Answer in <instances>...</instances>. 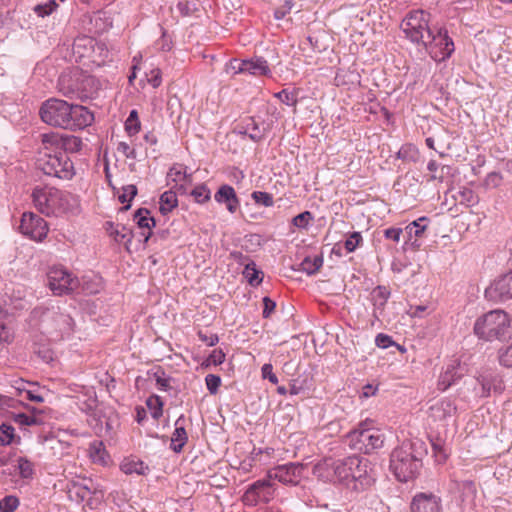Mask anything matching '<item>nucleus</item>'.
Returning <instances> with one entry per match:
<instances>
[{"instance_id": "obj_1", "label": "nucleus", "mask_w": 512, "mask_h": 512, "mask_svg": "<svg viewBox=\"0 0 512 512\" xmlns=\"http://www.w3.org/2000/svg\"><path fill=\"white\" fill-rule=\"evenodd\" d=\"M427 454L425 443L420 439L404 441L390 456V469L401 482L414 479L422 467Z\"/></svg>"}, {"instance_id": "obj_2", "label": "nucleus", "mask_w": 512, "mask_h": 512, "mask_svg": "<svg viewBox=\"0 0 512 512\" xmlns=\"http://www.w3.org/2000/svg\"><path fill=\"white\" fill-rule=\"evenodd\" d=\"M31 197L34 207L46 216L64 215L76 202L71 194L49 186H36Z\"/></svg>"}, {"instance_id": "obj_3", "label": "nucleus", "mask_w": 512, "mask_h": 512, "mask_svg": "<svg viewBox=\"0 0 512 512\" xmlns=\"http://www.w3.org/2000/svg\"><path fill=\"white\" fill-rule=\"evenodd\" d=\"M511 317L502 309L491 310L474 323V333L485 341H507L512 337Z\"/></svg>"}, {"instance_id": "obj_4", "label": "nucleus", "mask_w": 512, "mask_h": 512, "mask_svg": "<svg viewBox=\"0 0 512 512\" xmlns=\"http://www.w3.org/2000/svg\"><path fill=\"white\" fill-rule=\"evenodd\" d=\"M37 167L48 176L70 180L75 175L73 162L60 150L47 149L42 145L37 158Z\"/></svg>"}, {"instance_id": "obj_5", "label": "nucleus", "mask_w": 512, "mask_h": 512, "mask_svg": "<svg viewBox=\"0 0 512 512\" xmlns=\"http://www.w3.org/2000/svg\"><path fill=\"white\" fill-rule=\"evenodd\" d=\"M360 457L353 455L343 459H324L314 467V474L326 480H338L340 482L350 479L351 468L357 467Z\"/></svg>"}, {"instance_id": "obj_6", "label": "nucleus", "mask_w": 512, "mask_h": 512, "mask_svg": "<svg viewBox=\"0 0 512 512\" xmlns=\"http://www.w3.org/2000/svg\"><path fill=\"white\" fill-rule=\"evenodd\" d=\"M428 22V14L422 10H415L402 20L400 28L411 43L423 47L426 40L431 38L432 29Z\"/></svg>"}, {"instance_id": "obj_7", "label": "nucleus", "mask_w": 512, "mask_h": 512, "mask_svg": "<svg viewBox=\"0 0 512 512\" xmlns=\"http://www.w3.org/2000/svg\"><path fill=\"white\" fill-rule=\"evenodd\" d=\"M422 48L437 62L448 59L455 50L445 28H439L436 33L432 30L431 38L426 40Z\"/></svg>"}, {"instance_id": "obj_8", "label": "nucleus", "mask_w": 512, "mask_h": 512, "mask_svg": "<svg viewBox=\"0 0 512 512\" xmlns=\"http://www.w3.org/2000/svg\"><path fill=\"white\" fill-rule=\"evenodd\" d=\"M47 278L50 289L57 296L70 294L80 286V280L63 266L52 267Z\"/></svg>"}, {"instance_id": "obj_9", "label": "nucleus", "mask_w": 512, "mask_h": 512, "mask_svg": "<svg viewBox=\"0 0 512 512\" xmlns=\"http://www.w3.org/2000/svg\"><path fill=\"white\" fill-rule=\"evenodd\" d=\"M68 109L70 104L64 100L51 98L42 103L40 107V117L48 125L65 129L68 119Z\"/></svg>"}, {"instance_id": "obj_10", "label": "nucleus", "mask_w": 512, "mask_h": 512, "mask_svg": "<svg viewBox=\"0 0 512 512\" xmlns=\"http://www.w3.org/2000/svg\"><path fill=\"white\" fill-rule=\"evenodd\" d=\"M275 496V488L272 479L268 476L249 485L242 496L245 505L254 507L259 503H269Z\"/></svg>"}, {"instance_id": "obj_11", "label": "nucleus", "mask_w": 512, "mask_h": 512, "mask_svg": "<svg viewBox=\"0 0 512 512\" xmlns=\"http://www.w3.org/2000/svg\"><path fill=\"white\" fill-rule=\"evenodd\" d=\"M42 145L47 149H56L65 154L76 153L82 148V140L74 135H60L58 133H46L42 135Z\"/></svg>"}, {"instance_id": "obj_12", "label": "nucleus", "mask_w": 512, "mask_h": 512, "mask_svg": "<svg viewBox=\"0 0 512 512\" xmlns=\"http://www.w3.org/2000/svg\"><path fill=\"white\" fill-rule=\"evenodd\" d=\"M19 228L23 235L35 241H42L48 232L46 221L32 212L22 215Z\"/></svg>"}, {"instance_id": "obj_13", "label": "nucleus", "mask_w": 512, "mask_h": 512, "mask_svg": "<svg viewBox=\"0 0 512 512\" xmlns=\"http://www.w3.org/2000/svg\"><path fill=\"white\" fill-rule=\"evenodd\" d=\"M350 437L360 444L358 449L363 450L365 453L381 448L384 443V435L380 430L373 428L355 430L350 434Z\"/></svg>"}, {"instance_id": "obj_14", "label": "nucleus", "mask_w": 512, "mask_h": 512, "mask_svg": "<svg viewBox=\"0 0 512 512\" xmlns=\"http://www.w3.org/2000/svg\"><path fill=\"white\" fill-rule=\"evenodd\" d=\"M485 297L494 302L512 299V270L491 283L485 290Z\"/></svg>"}, {"instance_id": "obj_15", "label": "nucleus", "mask_w": 512, "mask_h": 512, "mask_svg": "<svg viewBox=\"0 0 512 512\" xmlns=\"http://www.w3.org/2000/svg\"><path fill=\"white\" fill-rule=\"evenodd\" d=\"M303 465L300 463H287L270 469L267 473L269 479H275L283 484L296 485L302 477Z\"/></svg>"}, {"instance_id": "obj_16", "label": "nucleus", "mask_w": 512, "mask_h": 512, "mask_svg": "<svg viewBox=\"0 0 512 512\" xmlns=\"http://www.w3.org/2000/svg\"><path fill=\"white\" fill-rule=\"evenodd\" d=\"M94 120L93 114L88 108L82 105L70 104L68 109V119L66 120L65 129L75 130L84 129L91 125Z\"/></svg>"}, {"instance_id": "obj_17", "label": "nucleus", "mask_w": 512, "mask_h": 512, "mask_svg": "<svg viewBox=\"0 0 512 512\" xmlns=\"http://www.w3.org/2000/svg\"><path fill=\"white\" fill-rule=\"evenodd\" d=\"M411 512H442L441 499L433 493H418L412 499Z\"/></svg>"}, {"instance_id": "obj_18", "label": "nucleus", "mask_w": 512, "mask_h": 512, "mask_svg": "<svg viewBox=\"0 0 512 512\" xmlns=\"http://www.w3.org/2000/svg\"><path fill=\"white\" fill-rule=\"evenodd\" d=\"M456 410L457 408L454 401L448 398H443L436 401L429 407V416L434 421H445L447 418L452 417Z\"/></svg>"}, {"instance_id": "obj_19", "label": "nucleus", "mask_w": 512, "mask_h": 512, "mask_svg": "<svg viewBox=\"0 0 512 512\" xmlns=\"http://www.w3.org/2000/svg\"><path fill=\"white\" fill-rule=\"evenodd\" d=\"M214 199L220 204H225L227 210L232 214L238 210L240 205L234 188L227 184L219 187L214 195Z\"/></svg>"}, {"instance_id": "obj_20", "label": "nucleus", "mask_w": 512, "mask_h": 512, "mask_svg": "<svg viewBox=\"0 0 512 512\" xmlns=\"http://www.w3.org/2000/svg\"><path fill=\"white\" fill-rule=\"evenodd\" d=\"M478 382L482 387V396H489L492 391L496 393H501L504 389L503 382L498 375L495 374H487L481 375L478 378Z\"/></svg>"}, {"instance_id": "obj_21", "label": "nucleus", "mask_w": 512, "mask_h": 512, "mask_svg": "<svg viewBox=\"0 0 512 512\" xmlns=\"http://www.w3.org/2000/svg\"><path fill=\"white\" fill-rule=\"evenodd\" d=\"M235 259H238L241 264H244L243 275L248 283L252 286H257L262 282V271L258 270L254 261L249 260L247 263L241 261L245 257L241 253H234Z\"/></svg>"}, {"instance_id": "obj_22", "label": "nucleus", "mask_w": 512, "mask_h": 512, "mask_svg": "<svg viewBox=\"0 0 512 512\" xmlns=\"http://www.w3.org/2000/svg\"><path fill=\"white\" fill-rule=\"evenodd\" d=\"M134 219L139 228L148 229L147 234L143 233L144 242H147L151 236V228L155 226V220L150 216V211L146 208H139L135 214Z\"/></svg>"}, {"instance_id": "obj_23", "label": "nucleus", "mask_w": 512, "mask_h": 512, "mask_svg": "<svg viewBox=\"0 0 512 512\" xmlns=\"http://www.w3.org/2000/svg\"><path fill=\"white\" fill-rule=\"evenodd\" d=\"M120 469L127 475L133 473L137 475H146L149 471V467L143 461L133 458L124 459L120 465Z\"/></svg>"}, {"instance_id": "obj_24", "label": "nucleus", "mask_w": 512, "mask_h": 512, "mask_svg": "<svg viewBox=\"0 0 512 512\" xmlns=\"http://www.w3.org/2000/svg\"><path fill=\"white\" fill-rule=\"evenodd\" d=\"M245 73H249L254 76L268 75L270 69L265 59L259 57L251 60H245Z\"/></svg>"}, {"instance_id": "obj_25", "label": "nucleus", "mask_w": 512, "mask_h": 512, "mask_svg": "<svg viewBox=\"0 0 512 512\" xmlns=\"http://www.w3.org/2000/svg\"><path fill=\"white\" fill-rule=\"evenodd\" d=\"M457 369L458 368L454 363L447 366L445 372L442 373L439 377V390H447L458 378L462 376V373H458Z\"/></svg>"}, {"instance_id": "obj_26", "label": "nucleus", "mask_w": 512, "mask_h": 512, "mask_svg": "<svg viewBox=\"0 0 512 512\" xmlns=\"http://www.w3.org/2000/svg\"><path fill=\"white\" fill-rule=\"evenodd\" d=\"M167 179L170 182H183L184 184L192 183V175L188 174L186 167L182 164H174L167 173Z\"/></svg>"}, {"instance_id": "obj_27", "label": "nucleus", "mask_w": 512, "mask_h": 512, "mask_svg": "<svg viewBox=\"0 0 512 512\" xmlns=\"http://www.w3.org/2000/svg\"><path fill=\"white\" fill-rule=\"evenodd\" d=\"M427 221L428 219L426 217H421L409 223L404 229L407 241H411L413 237L416 238L415 240L421 238L427 228Z\"/></svg>"}, {"instance_id": "obj_28", "label": "nucleus", "mask_w": 512, "mask_h": 512, "mask_svg": "<svg viewBox=\"0 0 512 512\" xmlns=\"http://www.w3.org/2000/svg\"><path fill=\"white\" fill-rule=\"evenodd\" d=\"M180 421H181V418H179L176 421V423H175L176 427H175V430L171 437L170 447L176 453H179L182 451V448L186 444L187 439H188L185 428L183 426L179 425Z\"/></svg>"}, {"instance_id": "obj_29", "label": "nucleus", "mask_w": 512, "mask_h": 512, "mask_svg": "<svg viewBox=\"0 0 512 512\" xmlns=\"http://www.w3.org/2000/svg\"><path fill=\"white\" fill-rule=\"evenodd\" d=\"M266 131L267 128L264 126L260 127L254 118L250 117L246 120L244 133L253 141H260L263 139Z\"/></svg>"}, {"instance_id": "obj_30", "label": "nucleus", "mask_w": 512, "mask_h": 512, "mask_svg": "<svg viewBox=\"0 0 512 512\" xmlns=\"http://www.w3.org/2000/svg\"><path fill=\"white\" fill-rule=\"evenodd\" d=\"M178 205L177 195L174 191H165L160 196L159 210L161 214L166 215L170 213Z\"/></svg>"}, {"instance_id": "obj_31", "label": "nucleus", "mask_w": 512, "mask_h": 512, "mask_svg": "<svg viewBox=\"0 0 512 512\" xmlns=\"http://www.w3.org/2000/svg\"><path fill=\"white\" fill-rule=\"evenodd\" d=\"M59 91L67 97H72L78 91V88L69 74H61L58 80Z\"/></svg>"}, {"instance_id": "obj_32", "label": "nucleus", "mask_w": 512, "mask_h": 512, "mask_svg": "<svg viewBox=\"0 0 512 512\" xmlns=\"http://www.w3.org/2000/svg\"><path fill=\"white\" fill-rule=\"evenodd\" d=\"M16 468L18 470L19 476L22 479H31L33 477L34 465L26 457H19L17 459Z\"/></svg>"}, {"instance_id": "obj_33", "label": "nucleus", "mask_w": 512, "mask_h": 512, "mask_svg": "<svg viewBox=\"0 0 512 512\" xmlns=\"http://www.w3.org/2000/svg\"><path fill=\"white\" fill-rule=\"evenodd\" d=\"M323 265V258L321 256H315L313 258L306 257L301 262V270L306 272L308 275L316 273Z\"/></svg>"}, {"instance_id": "obj_34", "label": "nucleus", "mask_w": 512, "mask_h": 512, "mask_svg": "<svg viewBox=\"0 0 512 512\" xmlns=\"http://www.w3.org/2000/svg\"><path fill=\"white\" fill-rule=\"evenodd\" d=\"M85 294H96L101 289V279L95 277V279H89L88 277H82L79 286Z\"/></svg>"}, {"instance_id": "obj_35", "label": "nucleus", "mask_w": 512, "mask_h": 512, "mask_svg": "<svg viewBox=\"0 0 512 512\" xmlns=\"http://www.w3.org/2000/svg\"><path fill=\"white\" fill-rule=\"evenodd\" d=\"M110 235L113 236L116 242L130 243L132 240V231L124 225H117L113 230L110 231Z\"/></svg>"}, {"instance_id": "obj_36", "label": "nucleus", "mask_w": 512, "mask_h": 512, "mask_svg": "<svg viewBox=\"0 0 512 512\" xmlns=\"http://www.w3.org/2000/svg\"><path fill=\"white\" fill-rule=\"evenodd\" d=\"M125 129L129 135H135L140 131V121L136 110H132L125 121Z\"/></svg>"}, {"instance_id": "obj_37", "label": "nucleus", "mask_w": 512, "mask_h": 512, "mask_svg": "<svg viewBox=\"0 0 512 512\" xmlns=\"http://www.w3.org/2000/svg\"><path fill=\"white\" fill-rule=\"evenodd\" d=\"M14 427L10 424L3 423L0 425V445L7 446L14 439Z\"/></svg>"}, {"instance_id": "obj_38", "label": "nucleus", "mask_w": 512, "mask_h": 512, "mask_svg": "<svg viewBox=\"0 0 512 512\" xmlns=\"http://www.w3.org/2000/svg\"><path fill=\"white\" fill-rule=\"evenodd\" d=\"M35 412V410H33ZM15 421L22 426H34V425H40L42 422L41 420L33 414H26V413H18L14 417Z\"/></svg>"}, {"instance_id": "obj_39", "label": "nucleus", "mask_w": 512, "mask_h": 512, "mask_svg": "<svg viewBox=\"0 0 512 512\" xmlns=\"http://www.w3.org/2000/svg\"><path fill=\"white\" fill-rule=\"evenodd\" d=\"M274 96L278 98L282 103L288 106L295 107L298 102L296 91H289L287 89H283L280 92L275 93Z\"/></svg>"}, {"instance_id": "obj_40", "label": "nucleus", "mask_w": 512, "mask_h": 512, "mask_svg": "<svg viewBox=\"0 0 512 512\" xmlns=\"http://www.w3.org/2000/svg\"><path fill=\"white\" fill-rule=\"evenodd\" d=\"M251 197L256 204L264 207H271L274 204L272 195L264 191H254Z\"/></svg>"}, {"instance_id": "obj_41", "label": "nucleus", "mask_w": 512, "mask_h": 512, "mask_svg": "<svg viewBox=\"0 0 512 512\" xmlns=\"http://www.w3.org/2000/svg\"><path fill=\"white\" fill-rule=\"evenodd\" d=\"M210 194V190L204 184L196 186L191 192V195L198 203H205L208 201L210 199Z\"/></svg>"}, {"instance_id": "obj_42", "label": "nucleus", "mask_w": 512, "mask_h": 512, "mask_svg": "<svg viewBox=\"0 0 512 512\" xmlns=\"http://www.w3.org/2000/svg\"><path fill=\"white\" fill-rule=\"evenodd\" d=\"M19 506V500L17 497L9 495L4 497L0 501V511L1 512H14Z\"/></svg>"}, {"instance_id": "obj_43", "label": "nucleus", "mask_w": 512, "mask_h": 512, "mask_svg": "<svg viewBox=\"0 0 512 512\" xmlns=\"http://www.w3.org/2000/svg\"><path fill=\"white\" fill-rule=\"evenodd\" d=\"M154 378H155V381H156V386L159 390L161 391H168L170 389V378L169 377H166L165 376V372L162 371V370H157L156 372H154L153 374Z\"/></svg>"}, {"instance_id": "obj_44", "label": "nucleus", "mask_w": 512, "mask_h": 512, "mask_svg": "<svg viewBox=\"0 0 512 512\" xmlns=\"http://www.w3.org/2000/svg\"><path fill=\"white\" fill-rule=\"evenodd\" d=\"M350 479L359 481L367 474V460L360 458V463L357 467L351 468Z\"/></svg>"}, {"instance_id": "obj_45", "label": "nucleus", "mask_w": 512, "mask_h": 512, "mask_svg": "<svg viewBox=\"0 0 512 512\" xmlns=\"http://www.w3.org/2000/svg\"><path fill=\"white\" fill-rule=\"evenodd\" d=\"M106 453L105 449L103 448V445L101 442L94 444L91 447V458L94 462H99L101 464L106 463Z\"/></svg>"}, {"instance_id": "obj_46", "label": "nucleus", "mask_w": 512, "mask_h": 512, "mask_svg": "<svg viewBox=\"0 0 512 512\" xmlns=\"http://www.w3.org/2000/svg\"><path fill=\"white\" fill-rule=\"evenodd\" d=\"M313 220V216H312V213L309 212V211H304L298 215H296L293 219H292V223L294 226L298 227V228H306L310 221Z\"/></svg>"}, {"instance_id": "obj_47", "label": "nucleus", "mask_w": 512, "mask_h": 512, "mask_svg": "<svg viewBox=\"0 0 512 512\" xmlns=\"http://www.w3.org/2000/svg\"><path fill=\"white\" fill-rule=\"evenodd\" d=\"M147 406L153 410L152 411L153 418L157 419L159 416L162 415L163 402L161 401L160 397L151 396L150 398H148Z\"/></svg>"}, {"instance_id": "obj_48", "label": "nucleus", "mask_w": 512, "mask_h": 512, "mask_svg": "<svg viewBox=\"0 0 512 512\" xmlns=\"http://www.w3.org/2000/svg\"><path fill=\"white\" fill-rule=\"evenodd\" d=\"M362 242V236L359 232H353L345 240L344 246L348 252H353Z\"/></svg>"}, {"instance_id": "obj_49", "label": "nucleus", "mask_w": 512, "mask_h": 512, "mask_svg": "<svg viewBox=\"0 0 512 512\" xmlns=\"http://www.w3.org/2000/svg\"><path fill=\"white\" fill-rule=\"evenodd\" d=\"M294 7V0H285L284 4L278 7L274 11V17L276 20L283 19L287 14H289Z\"/></svg>"}, {"instance_id": "obj_50", "label": "nucleus", "mask_w": 512, "mask_h": 512, "mask_svg": "<svg viewBox=\"0 0 512 512\" xmlns=\"http://www.w3.org/2000/svg\"><path fill=\"white\" fill-rule=\"evenodd\" d=\"M205 382H206V386H207V389L208 391L211 393V394H216L217 391H218V388L221 384V378L217 375H214V374H208L206 377H205Z\"/></svg>"}, {"instance_id": "obj_51", "label": "nucleus", "mask_w": 512, "mask_h": 512, "mask_svg": "<svg viewBox=\"0 0 512 512\" xmlns=\"http://www.w3.org/2000/svg\"><path fill=\"white\" fill-rule=\"evenodd\" d=\"M244 67L245 60L233 59L226 65V72L233 74L245 73Z\"/></svg>"}, {"instance_id": "obj_52", "label": "nucleus", "mask_w": 512, "mask_h": 512, "mask_svg": "<svg viewBox=\"0 0 512 512\" xmlns=\"http://www.w3.org/2000/svg\"><path fill=\"white\" fill-rule=\"evenodd\" d=\"M137 194V188L135 185H127L123 187V193L119 196L121 203L131 201Z\"/></svg>"}, {"instance_id": "obj_53", "label": "nucleus", "mask_w": 512, "mask_h": 512, "mask_svg": "<svg viewBox=\"0 0 512 512\" xmlns=\"http://www.w3.org/2000/svg\"><path fill=\"white\" fill-rule=\"evenodd\" d=\"M404 230L398 227H390L384 230V237L388 240H392L395 243L400 241V238Z\"/></svg>"}, {"instance_id": "obj_54", "label": "nucleus", "mask_w": 512, "mask_h": 512, "mask_svg": "<svg viewBox=\"0 0 512 512\" xmlns=\"http://www.w3.org/2000/svg\"><path fill=\"white\" fill-rule=\"evenodd\" d=\"M17 389L19 390V394L21 396L30 401L37 403H41L44 401V398L41 395L37 394L34 390L26 389L24 387H18Z\"/></svg>"}, {"instance_id": "obj_55", "label": "nucleus", "mask_w": 512, "mask_h": 512, "mask_svg": "<svg viewBox=\"0 0 512 512\" xmlns=\"http://www.w3.org/2000/svg\"><path fill=\"white\" fill-rule=\"evenodd\" d=\"M262 376L264 379H268L272 384L278 383L277 376L273 373V367L271 364L266 363L262 366L261 369Z\"/></svg>"}, {"instance_id": "obj_56", "label": "nucleus", "mask_w": 512, "mask_h": 512, "mask_svg": "<svg viewBox=\"0 0 512 512\" xmlns=\"http://www.w3.org/2000/svg\"><path fill=\"white\" fill-rule=\"evenodd\" d=\"M176 10L181 16H189L194 11V4L187 1H180L176 5Z\"/></svg>"}, {"instance_id": "obj_57", "label": "nucleus", "mask_w": 512, "mask_h": 512, "mask_svg": "<svg viewBox=\"0 0 512 512\" xmlns=\"http://www.w3.org/2000/svg\"><path fill=\"white\" fill-rule=\"evenodd\" d=\"M502 182V176L498 172H491L487 175L485 179V185L488 187L496 188Z\"/></svg>"}, {"instance_id": "obj_58", "label": "nucleus", "mask_w": 512, "mask_h": 512, "mask_svg": "<svg viewBox=\"0 0 512 512\" xmlns=\"http://www.w3.org/2000/svg\"><path fill=\"white\" fill-rule=\"evenodd\" d=\"M375 343L378 347L385 349L390 347L394 342L390 336L380 333L376 336Z\"/></svg>"}, {"instance_id": "obj_59", "label": "nucleus", "mask_w": 512, "mask_h": 512, "mask_svg": "<svg viewBox=\"0 0 512 512\" xmlns=\"http://www.w3.org/2000/svg\"><path fill=\"white\" fill-rule=\"evenodd\" d=\"M117 150L127 158L134 159L136 157L135 149L131 148L126 142H120L118 144Z\"/></svg>"}, {"instance_id": "obj_60", "label": "nucleus", "mask_w": 512, "mask_h": 512, "mask_svg": "<svg viewBox=\"0 0 512 512\" xmlns=\"http://www.w3.org/2000/svg\"><path fill=\"white\" fill-rule=\"evenodd\" d=\"M461 202H466L468 205H474L478 202V198L472 190L465 189L461 193Z\"/></svg>"}, {"instance_id": "obj_61", "label": "nucleus", "mask_w": 512, "mask_h": 512, "mask_svg": "<svg viewBox=\"0 0 512 512\" xmlns=\"http://www.w3.org/2000/svg\"><path fill=\"white\" fill-rule=\"evenodd\" d=\"M432 448L436 461L438 463H443L447 458V454L443 450L442 446L438 443H432Z\"/></svg>"}, {"instance_id": "obj_62", "label": "nucleus", "mask_w": 512, "mask_h": 512, "mask_svg": "<svg viewBox=\"0 0 512 512\" xmlns=\"http://www.w3.org/2000/svg\"><path fill=\"white\" fill-rule=\"evenodd\" d=\"M263 305H264L263 317L268 318L271 315V313L274 311V309L276 307V303L269 297H264Z\"/></svg>"}, {"instance_id": "obj_63", "label": "nucleus", "mask_w": 512, "mask_h": 512, "mask_svg": "<svg viewBox=\"0 0 512 512\" xmlns=\"http://www.w3.org/2000/svg\"><path fill=\"white\" fill-rule=\"evenodd\" d=\"M225 360V354L222 350L215 349L209 356V361L214 365L222 364Z\"/></svg>"}, {"instance_id": "obj_64", "label": "nucleus", "mask_w": 512, "mask_h": 512, "mask_svg": "<svg viewBox=\"0 0 512 512\" xmlns=\"http://www.w3.org/2000/svg\"><path fill=\"white\" fill-rule=\"evenodd\" d=\"M390 295V292L386 289V287H383V286H378L375 290H374V297L375 298H379L381 300V305H383L388 297Z\"/></svg>"}]
</instances>
